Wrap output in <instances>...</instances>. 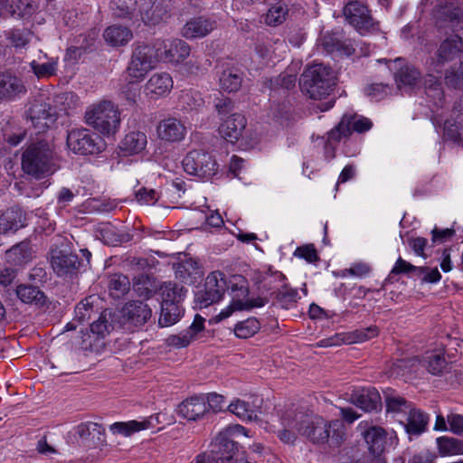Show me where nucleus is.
Listing matches in <instances>:
<instances>
[{"label": "nucleus", "mask_w": 463, "mask_h": 463, "mask_svg": "<svg viewBox=\"0 0 463 463\" xmlns=\"http://www.w3.org/2000/svg\"><path fill=\"white\" fill-rule=\"evenodd\" d=\"M260 329V321L256 317H249L235 325L234 334L238 338L247 339L257 334Z\"/></svg>", "instance_id": "nucleus-44"}, {"label": "nucleus", "mask_w": 463, "mask_h": 463, "mask_svg": "<svg viewBox=\"0 0 463 463\" xmlns=\"http://www.w3.org/2000/svg\"><path fill=\"white\" fill-rule=\"evenodd\" d=\"M242 82L241 74L233 70H227L222 73L220 86L228 92H235L240 90Z\"/></svg>", "instance_id": "nucleus-51"}, {"label": "nucleus", "mask_w": 463, "mask_h": 463, "mask_svg": "<svg viewBox=\"0 0 463 463\" xmlns=\"http://www.w3.org/2000/svg\"><path fill=\"white\" fill-rule=\"evenodd\" d=\"M103 37L106 43L112 47L126 45L132 38V31H104Z\"/></svg>", "instance_id": "nucleus-56"}, {"label": "nucleus", "mask_w": 463, "mask_h": 463, "mask_svg": "<svg viewBox=\"0 0 463 463\" xmlns=\"http://www.w3.org/2000/svg\"><path fill=\"white\" fill-rule=\"evenodd\" d=\"M294 256L304 259L308 263H315L319 260V256L313 244H306L296 249Z\"/></svg>", "instance_id": "nucleus-64"}, {"label": "nucleus", "mask_w": 463, "mask_h": 463, "mask_svg": "<svg viewBox=\"0 0 463 463\" xmlns=\"http://www.w3.org/2000/svg\"><path fill=\"white\" fill-rule=\"evenodd\" d=\"M420 78V72L413 66L405 65L395 72V80L398 85L415 86Z\"/></svg>", "instance_id": "nucleus-52"}, {"label": "nucleus", "mask_w": 463, "mask_h": 463, "mask_svg": "<svg viewBox=\"0 0 463 463\" xmlns=\"http://www.w3.org/2000/svg\"><path fill=\"white\" fill-rule=\"evenodd\" d=\"M159 60L166 63L179 64L190 54V46L183 40L156 41L155 43Z\"/></svg>", "instance_id": "nucleus-14"}, {"label": "nucleus", "mask_w": 463, "mask_h": 463, "mask_svg": "<svg viewBox=\"0 0 463 463\" xmlns=\"http://www.w3.org/2000/svg\"><path fill=\"white\" fill-rule=\"evenodd\" d=\"M67 146L75 154L97 155L105 149L104 139L88 128H75L67 135Z\"/></svg>", "instance_id": "nucleus-6"}, {"label": "nucleus", "mask_w": 463, "mask_h": 463, "mask_svg": "<svg viewBox=\"0 0 463 463\" xmlns=\"http://www.w3.org/2000/svg\"><path fill=\"white\" fill-rule=\"evenodd\" d=\"M160 289L162 291L161 304L178 303L179 299L187 292L183 286H178L173 282H165Z\"/></svg>", "instance_id": "nucleus-46"}, {"label": "nucleus", "mask_w": 463, "mask_h": 463, "mask_svg": "<svg viewBox=\"0 0 463 463\" xmlns=\"http://www.w3.org/2000/svg\"><path fill=\"white\" fill-rule=\"evenodd\" d=\"M444 81L448 88L463 89V59L459 61L458 68L450 66L444 73Z\"/></svg>", "instance_id": "nucleus-54"}, {"label": "nucleus", "mask_w": 463, "mask_h": 463, "mask_svg": "<svg viewBox=\"0 0 463 463\" xmlns=\"http://www.w3.org/2000/svg\"><path fill=\"white\" fill-rule=\"evenodd\" d=\"M346 22L354 29H379L380 22L375 20L371 10L360 1H349L343 8Z\"/></svg>", "instance_id": "nucleus-12"}, {"label": "nucleus", "mask_w": 463, "mask_h": 463, "mask_svg": "<svg viewBox=\"0 0 463 463\" xmlns=\"http://www.w3.org/2000/svg\"><path fill=\"white\" fill-rule=\"evenodd\" d=\"M32 258L31 249L28 243L21 242L5 251V260L14 266L23 265Z\"/></svg>", "instance_id": "nucleus-39"}, {"label": "nucleus", "mask_w": 463, "mask_h": 463, "mask_svg": "<svg viewBox=\"0 0 463 463\" xmlns=\"http://www.w3.org/2000/svg\"><path fill=\"white\" fill-rule=\"evenodd\" d=\"M127 74L125 82L119 89L120 95L128 101V105H136L140 96L138 83Z\"/></svg>", "instance_id": "nucleus-53"}, {"label": "nucleus", "mask_w": 463, "mask_h": 463, "mask_svg": "<svg viewBox=\"0 0 463 463\" xmlns=\"http://www.w3.org/2000/svg\"><path fill=\"white\" fill-rule=\"evenodd\" d=\"M206 412L207 405L203 396H192L178 406V413L188 420H197Z\"/></svg>", "instance_id": "nucleus-31"}, {"label": "nucleus", "mask_w": 463, "mask_h": 463, "mask_svg": "<svg viewBox=\"0 0 463 463\" xmlns=\"http://www.w3.org/2000/svg\"><path fill=\"white\" fill-rule=\"evenodd\" d=\"M130 282L127 276L123 274H114L109 282L110 295L114 298H120L129 291Z\"/></svg>", "instance_id": "nucleus-48"}, {"label": "nucleus", "mask_w": 463, "mask_h": 463, "mask_svg": "<svg viewBox=\"0 0 463 463\" xmlns=\"http://www.w3.org/2000/svg\"><path fill=\"white\" fill-rule=\"evenodd\" d=\"M420 363L432 375L442 374L448 366L444 354L435 351L426 352L420 359Z\"/></svg>", "instance_id": "nucleus-35"}, {"label": "nucleus", "mask_w": 463, "mask_h": 463, "mask_svg": "<svg viewBox=\"0 0 463 463\" xmlns=\"http://www.w3.org/2000/svg\"><path fill=\"white\" fill-rule=\"evenodd\" d=\"M51 266L60 278L73 279L83 266L77 254L66 250L53 249L51 251Z\"/></svg>", "instance_id": "nucleus-11"}, {"label": "nucleus", "mask_w": 463, "mask_h": 463, "mask_svg": "<svg viewBox=\"0 0 463 463\" xmlns=\"http://www.w3.org/2000/svg\"><path fill=\"white\" fill-rule=\"evenodd\" d=\"M350 402L365 412L380 411L383 407L382 398L375 387H364L354 390Z\"/></svg>", "instance_id": "nucleus-18"}, {"label": "nucleus", "mask_w": 463, "mask_h": 463, "mask_svg": "<svg viewBox=\"0 0 463 463\" xmlns=\"http://www.w3.org/2000/svg\"><path fill=\"white\" fill-rule=\"evenodd\" d=\"M429 420V414L414 406L400 423L411 439L424 433L428 429Z\"/></svg>", "instance_id": "nucleus-26"}, {"label": "nucleus", "mask_w": 463, "mask_h": 463, "mask_svg": "<svg viewBox=\"0 0 463 463\" xmlns=\"http://www.w3.org/2000/svg\"><path fill=\"white\" fill-rule=\"evenodd\" d=\"M213 107L221 120H222L224 117L226 118L233 113L235 104L231 98L219 93L218 96L214 98Z\"/></svg>", "instance_id": "nucleus-57"}, {"label": "nucleus", "mask_w": 463, "mask_h": 463, "mask_svg": "<svg viewBox=\"0 0 463 463\" xmlns=\"http://www.w3.org/2000/svg\"><path fill=\"white\" fill-rule=\"evenodd\" d=\"M362 436L373 457L383 456L390 448L394 449L399 444L397 432L393 430L389 431L382 426H368L362 431Z\"/></svg>", "instance_id": "nucleus-7"}, {"label": "nucleus", "mask_w": 463, "mask_h": 463, "mask_svg": "<svg viewBox=\"0 0 463 463\" xmlns=\"http://www.w3.org/2000/svg\"><path fill=\"white\" fill-rule=\"evenodd\" d=\"M337 134H341L339 129L335 127L327 132V138L322 137L321 140L324 142V156L327 161L332 160L335 156L336 145L342 140L346 139L344 136L337 137Z\"/></svg>", "instance_id": "nucleus-50"}, {"label": "nucleus", "mask_w": 463, "mask_h": 463, "mask_svg": "<svg viewBox=\"0 0 463 463\" xmlns=\"http://www.w3.org/2000/svg\"><path fill=\"white\" fill-rule=\"evenodd\" d=\"M227 288L224 273L217 270L211 272L205 279L203 288L195 294V301L200 307H207L219 302Z\"/></svg>", "instance_id": "nucleus-10"}, {"label": "nucleus", "mask_w": 463, "mask_h": 463, "mask_svg": "<svg viewBox=\"0 0 463 463\" xmlns=\"http://www.w3.org/2000/svg\"><path fill=\"white\" fill-rule=\"evenodd\" d=\"M152 418L153 417H150L149 419L144 420L141 421L130 420L128 422H122V421L115 422L110 425L109 430L113 434H116V435L120 434V435L128 437V436H130L133 433L137 432L139 430H146L150 427H153V424L151 421Z\"/></svg>", "instance_id": "nucleus-36"}, {"label": "nucleus", "mask_w": 463, "mask_h": 463, "mask_svg": "<svg viewBox=\"0 0 463 463\" xmlns=\"http://www.w3.org/2000/svg\"><path fill=\"white\" fill-rule=\"evenodd\" d=\"M137 0H111L109 3V7L115 17L129 20L137 16Z\"/></svg>", "instance_id": "nucleus-38"}, {"label": "nucleus", "mask_w": 463, "mask_h": 463, "mask_svg": "<svg viewBox=\"0 0 463 463\" xmlns=\"http://www.w3.org/2000/svg\"><path fill=\"white\" fill-rule=\"evenodd\" d=\"M91 430H97V440L99 443H106L105 428L101 424L87 421L75 427V432L81 439H89L91 436Z\"/></svg>", "instance_id": "nucleus-42"}, {"label": "nucleus", "mask_w": 463, "mask_h": 463, "mask_svg": "<svg viewBox=\"0 0 463 463\" xmlns=\"http://www.w3.org/2000/svg\"><path fill=\"white\" fill-rule=\"evenodd\" d=\"M174 86L171 75L167 72L154 73L144 86L145 95L151 99L167 96Z\"/></svg>", "instance_id": "nucleus-22"}, {"label": "nucleus", "mask_w": 463, "mask_h": 463, "mask_svg": "<svg viewBox=\"0 0 463 463\" xmlns=\"http://www.w3.org/2000/svg\"><path fill=\"white\" fill-rule=\"evenodd\" d=\"M275 298L278 304L285 309H289L297 303L298 292L296 288H289L283 284L281 288L275 292Z\"/></svg>", "instance_id": "nucleus-49"}, {"label": "nucleus", "mask_w": 463, "mask_h": 463, "mask_svg": "<svg viewBox=\"0 0 463 463\" xmlns=\"http://www.w3.org/2000/svg\"><path fill=\"white\" fill-rule=\"evenodd\" d=\"M158 60L155 44L150 46L145 43H137L132 52L126 74L136 81H142L155 68Z\"/></svg>", "instance_id": "nucleus-5"}, {"label": "nucleus", "mask_w": 463, "mask_h": 463, "mask_svg": "<svg viewBox=\"0 0 463 463\" xmlns=\"http://www.w3.org/2000/svg\"><path fill=\"white\" fill-rule=\"evenodd\" d=\"M261 3H269V8L265 15V23L269 26L276 27L283 24L289 15L292 8L297 9V5L292 4V0H263ZM298 11L304 14L305 10L298 5Z\"/></svg>", "instance_id": "nucleus-20"}, {"label": "nucleus", "mask_w": 463, "mask_h": 463, "mask_svg": "<svg viewBox=\"0 0 463 463\" xmlns=\"http://www.w3.org/2000/svg\"><path fill=\"white\" fill-rule=\"evenodd\" d=\"M141 20L146 26H156L165 22L168 17L165 8L153 5L145 14L140 13Z\"/></svg>", "instance_id": "nucleus-45"}, {"label": "nucleus", "mask_w": 463, "mask_h": 463, "mask_svg": "<svg viewBox=\"0 0 463 463\" xmlns=\"http://www.w3.org/2000/svg\"><path fill=\"white\" fill-rule=\"evenodd\" d=\"M378 334L379 328L376 326H370L368 327L356 329L343 337H340L339 335H335L334 337L323 340L322 343L324 346L335 345H338L340 341L346 344L362 343L377 336Z\"/></svg>", "instance_id": "nucleus-30"}, {"label": "nucleus", "mask_w": 463, "mask_h": 463, "mask_svg": "<svg viewBox=\"0 0 463 463\" xmlns=\"http://www.w3.org/2000/svg\"><path fill=\"white\" fill-rule=\"evenodd\" d=\"M135 197L141 204L153 205L158 201L159 194L155 189L140 187L135 191Z\"/></svg>", "instance_id": "nucleus-62"}, {"label": "nucleus", "mask_w": 463, "mask_h": 463, "mask_svg": "<svg viewBox=\"0 0 463 463\" xmlns=\"http://www.w3.org/2000/svg\"><path fill=\"white\" fill-rule=\"evenodd\" d=\"M194 338L191 331H182L178 335H171L166 338V344L175 348L186 347Z\"/></svg>", "instance_id": "nucleus-63"}, {"label": "nucleus", "mask_w": 463, "mask_h": 463, "mask_svg": "<svg viewBox=\"0 0 463 463\" xmlns=\"http://www.w3.org/2000/svg\"><path fill=\"white\" fill-rule=\"evenodd\" d=\"M27 90L24 80L9 72H0V101H12L20 99Z\"/></svg>", "instance_id": "nucleus-21"}, {"label": "nucleus", "mask_w": 463, "mask_h": 463, "mask_svg": "<svg viewBox=\"0 0 463 463\" xmlns=\"http://www.w3.org/2000/svg\"><path fill=\"white\" fill-rule=\"evenodd\" d=\"M112 325L109 323L104 315H100L99 318L90 324V334L96 340L103 339L112 330Z\"/></svg>", "instance_id": "nucleus-61"}, {"label": "nucleus", "mask_w": 463, "mask_h": 463, "mask_svg": "<svg viewBox=\"0 0 463 463\" xmlns=\"http://www.w3.org/2000/svg\"><path fill=\"white\" fill-rule=\"evenodd\" d=\"M335 127L341 132V134H337V137L342 135L348 138L353 132L364 133L370 130L373 127V122L364 117L345 114Z\"/></svg>", "instance_id": "nucleus-28"}, {"label": "nucleus", "mask_w": 463, "mask_h": 463, "mask_svg": "<svg viewBox=\"0 0 463 463\" xmlns=\"http://www.w3.org/2000/svg\"><path fill=\"white\" fill-rule=\"evenodd\" d=\"M455 0H437L432 9V18L437 29H453L460 24L458 5Z\"/></svg>", "instance_id": "nucleus-15"}, {"label": "nucleus", "mask_w": 463, "mask_h": 463, "mask_svg": "<svg viewBox=\"0 0 463 463\" xmlns=\"http://www.w3.org/2000/svg\"><path fill=\"white\" fill-rule=\"evenodd\" d=\"M23 172L37 180L53 175L59 168L53 145L43 138L31 140L21 156Z\"/></svg>", "instance_id": "nucleus-2"}, {"label": "nucleus", "mask_w": 463, "mask_h": 463, "mask_svg": "<svg viewBox=\"0 0 463 463\" xmlns=\"http://www.w3.org/2000/svg\"><path fill=\"white\" fill-rule=\"evenodd\" d=\"M425 91L435 104L440 103L444 99V91L439 77L428 74L423 79Z\"/></svg>", "instance_id": "nucleus-41"}, {"label": "nucleus", "mask_w": 463, "mask_h": 463, "mask_svg": "<svg viewBox=\"0 0 463 463\" xmlns=\"http://www.w3.org/2000/svg\"><path fill=\"white\" fill-rule=\"evenodd\" d=\"M147 144L146 136L141 131H132L125 136L119 144L124 156L137 155L142 152Z\"/></svg>", "instance_id": "nucleus-33"}, {"label": "nucleus", "mask_w": 463, "mask_h": 463, "mask_svg": "<svg viewBox=\"0 0 463 463\" xmlns=\"http://www.w3.org/2000/svg\"><path fill=\"white\" fill-rule=\"evenodd\" d=\"M232 301L230 305L219 314L220 319L229 317L236 310H244L246 299L249 296L248 281L242 276H232L227 281V288Z\"/></svg>", "instance_id": "nucleus-13"}, {"label": "nucleus", "mask_w": 463, "mask_h": 463, "mask_svg": "<svg viewBox=\"0 0 463 463\" xmlns=\"http://www.w3.org/2000/svg\"><path fill=\"white\" fill-rule=\"evenodd\" d=\"M184 170L191 175L209 180L217 174L218 165L213 156L203 150H192L183 159Z\"/></svg>", "instance_id": "nucleus-9"}, {"label": "nucleus", "mask_w": 463, "mask_h": 463, "mask_svg": "<svg viewBox=\"0 0 463 463\" xmlns=\"http://www.w3.org/2000/svg\"><path fill=\"white\" fill-rule=\"evenodd\" d=\"M281 424L296 428L299 434L316 445L327 443L330 448H338L345 441V429L339 420L328 421L318 415L309 417L289 409L281 416Z\"/></svg>", "instance_id": "nucleus-1"}, {"label": "nucleus", "mask_w": 463, "mask_h": 463, "mask_svg": "<svg viewBox=\"0 0 463 463\" xmlns=\"http://www.w3.org/2000/svg\"><path fill=\"white\" fill-rule=\"evenodd\" d=\"M335 85V72L322 63L308 66L301 74L299 86L303 93L313 99L326 98Z\"/></svg>", "instance_id": "nucleus-3"}, {"label": "nucleus", "mask_w": 463, "mask_h": 463, "mask_svg": "<svg viewBox=\"0 0 463 463\" xmlns=\"http://www.w3.org/2000/svg\"><path fill=\"white\" fill-rule=\"evenodd\" d=\"M179 102L183 109L186 110L198 109L204 104V100L201 93L194 90L182 91V94L179 97Z\"/></svg>", "instance_id": "nucleus-55"}, {"label": "nucleus", "mask_w": 463, "mask_h": 463, "mask_svg": "<svg viewBox=\"0 0 463 463\" xmlns=\"http://www.w3.org/2000/svg\"><path fill=\"white\" fill-rule=\"evenodd\" d=\"M27 115L33 126L39 133L46 131L56 120L55 109L49 103L40 99H34L31 103Z\"/></svg>", "instance_id": "nucleus-16"}, {"label": "nucleus", "mask_w": 463, "mask_h": 463, "mask_svg": "<svg viewBox=\"0 0 463 463\" xmlns=\"http://www.w3.org/2000/svg\"><path fill=\"white\" fill-rule=\"evenodd\" d=\"M34 12L30 0H0V18L28 19Z\"/></svg>", "instance_id": "nucleus-23"}, {"label": "nucleus", "mask_w": 463, "mask_h": 463, "mask_svg": "<svg viewBox=\"0 0 463 463\" xmlns=\"http://www.w3.org/2000/svg\"><path fill=\"white\" fill-rule=\"evenodd\" d=\"M297 81V77L294 74L282 72L277 77L266 78L263 81L265 88L270 90V97L275 98L276 94L286 96L288 91L292 90Z\"/></svg>", "instance_id": "nucleus-32"}, {"label": "nucleus", "mask_w": 463, "mask_h": 463, "mask_svg": "<svg viewBox=\"0 0 463 463\" xmlns=\"http://www.w3.org/2000/svg\"><path fill=\"white\" fill-rule=\"evenodd\" d=\"M456 58L463 60V41L457 34L444 40L437 52L438 64L443 65L454 61Z\"/></svg>", "instance_id": "nucleus-27"}, {"label": "nucleus", "mask_w": 463, "mask_h": 463, "mask_svg": "<svg viewBox=\"0 0 463 463\" xmlns=\"http://www.w3.org/2000/svg\"><path fill=\"white\" fill-rule=\"evenodd\" d=\"M321 45L328 53H335L340 56H351L354 53V47L350 40L342 41L335 36L332 31H326L325 33H321L319 38Z\"/></svg>", "instance_id": "nucleus-29"}, {"label": "nucleus", "mask_w": 463, "mask_h": 463, "mask_svg": "<svg viewBox=\"0 0 463 463\" xmlns=\"http://www.w3.org/2000/svg\"><path fill=\"white\" fill-rule=\"evenodd\" d=\"M156 132L161 140L175 143L180 142L184 138L186 128L180 119L167 118L158 123Z\"/></svg>", "instance_id": "nucleus-25"}, {"label": "nucleus", "mask_w": 463, "mask_h": 463, "mask_svg": "<svg viewBox=\"0 0 463 463\" xmlns=\"http://www.w3.org/2000/svg\"><path fill=\"white\" fill-rule=\"evenodd\" d=\"M383 398L386 415H390L399 422H401L414 407L411 402L400 395L392 388L383 391Z\"/></svg>", "instance_id": "nucleus-17"}, {"label": "nucleus", "mask_w": 463, "mask_h": 463, "mask_svg": "<svg viewBox=\"0 0 463 463\" xmlns=\"http://www.w3.org/2000/svg\"><path fill=\"white\" fill-rule=\"evenodd\" d=\"M181 316L177 303L161 304V315L158 320L160 326H169L176 323Z\"/></svg>", "instance_id": "nucleus-47"}, {"label": "nucleus", "mask_w": 463, "mask_h": 463, "mask_svg": "<svg viewBox=\"0 0 463 463\" xmlns=\"http://www.w3.org/2000/svg\"><path fill=\"white\" fill-rule=\"evenodd\" d=\"M228 431L229 429L220 432L211 442L209 451L197 455L195 463H230L237 446L229 438Z\"/></svg>", "instance_id": "nucleus-8"}, {"label": "nucleus", "mask_w": 463, "mask_h": 463, "mask_svg": "<svg viewBox=\"0 0 463 463\" xmlns=\"http://www.w3.org/2000/svg\"><path fill=\"white\" fill-rule=\"evenodd\" d=\"M84 118L89 126L102 135H113L120 127V112L109 100H102L90 106Z\"/></svg>", "instance_id": "nucleus-4"}, {"label": "nucleus", "mask_w": 463, "mask_h": 463, "mask_svg": "<svg viewBox=\"0 0 463 463\" xmlns=\"http://www.w3.org/2000/svg\"><path fill=\"white\" fill-rule=\"evenodd\" d=\"M228 411L242 420H250L254 413L249 402L239 399L228 406Z\"/></svg>", "instance_id": "nucleus-59"}, {"label": "nucleus", "mask_w": 463, "mask_h": 463, "mask_svg": "<svg viewBox=\"0 0 463 463\" xmlns=\"http://www.w3.org/2000/svg\"><path fill=\"white\" fill-rule=\"evenodd\" d=\"M151 316L150 307L143 301L128 302L122 308L123 323L129 328L144 326Z\"/></svg>", "instance_id": "nucleus-19"}, {"label": "nucleus", "mask_w": 463, "mask_h": 463, "mask_svg": "<svg viewBox=\"0 0 463 463\" xmlns=\"http://www.w3.org/2000/svg\"><path fill=\"white\" fill-rule=\"evenodd\" d=\"M438 453L441 457L463 455V440L441 436L436 439Z\"/></svg>", "instance_id": "nucleus-37"}, {"label": "nucleus", "mask_w": 463, "mask_h": 463, "mask_svg": "<svg viewBox=\"0 0 463 463\" xmlns=\"http://www.w3.org/2000/svg\"><path fill=\"white\" fill-rule=\"evenodd\" d=\"M31 69L38 79H45L54 76L58 69V58H49L46 62L40 63L33 61L30 63Z\"/></svg>", "instance_id": "nucleus-43"}, {"label": "nucleus", "mask_w": 463, "mask_h": 463, "mask_svg": "<svg viewBox=\"0 0 463 463\" xmlns=\"http://www.w3.org/2000/svg\"><path fill=\"white\" fill-rule=\"evenodd\" d=\"M2 229L5 232H16L20 228L24 227V222L22 220V214L16 212L11 211L6 212L1 219Z\"/></svg>", "instance_id": "nucleus-58"}, {"label": "nucleus", "mask_w": 463, "mask_h": 463, "mask_svg": "<svg viewBox=\"0 0 463 463\" xmlns=\"http://www.w3.org/2000/svg\"><path fill=\"white\" fill-rule=\"evenodd\" d=\"M425 270H426L425 269L414 266L411 263L403 260L402 257H399L397 259L394 266L392 267L390 274L386 278L385 282L392 283L393 276L399 275V274L415 275V276L420 277Z\"/></svg>", "instance_id": "nucleus-40"}, {"label": "nucleus", "mask_w": 463, "mask_h": 463, "mask_svg": "<svg viewBox=\"0 0 463 463\" xmlns=\"http://www.w3.org/2000/svg\"><path fill=\"white\" fill-rule=\"evenodd\" d=\"M217 23L209 15H199L186 21L182 29H216Z\"/></svg>", "instance_id": "nucleus-60"}, {"label": "nucleus", "mask_w": 463, "mask_h": 463, "mask_svg": "<svg viewBox=\"0 0 463 463\" xmlns=\"http://www.w3.org/2000/svg\"><path fill=\"white\" fill-rule=\"evenodd\" d=\"M247 125L246 118L241 113H232L219 126L220 135L231 143H235L242 136Z\"/></svg>", "instance_id": "nucleus-24"}, {"label": "nucleus", "mask_w": 463, "mask_h": 463, "mask_svg": "<svg viewBox=\"0 0 463 463\" xmlns=\"http://www.w3.org/2000/svg\"><path fill=\"white\" fill-rule=\"evenodd\" d=\"M15 292L23 303L34 305L38 307H42L46 304V297L38 287L22 284L16 288Z\"/></svg>", "instance_id": "nucleus-34"}]
</instances>
